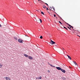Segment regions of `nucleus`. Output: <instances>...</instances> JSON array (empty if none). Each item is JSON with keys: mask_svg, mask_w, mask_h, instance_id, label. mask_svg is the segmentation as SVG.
<instances>
[{"mask_svg": "<svg viewBox=\"0 0 80 80\" xmlns=\"http://www.w3.org/2000/svg\"><path fill=\"white\" fill-rule=\"evenodd\" d=\"M51 41L49 43V45H53V44H55V42L53 41L52 40H51Z\"/></svg>", "mask_w": 80, "mask_h": 80, "instance_id": "f257e3e1", "label": "nucleus"}, {"mask_svg": "<svg viewBox=\"0 0 80 80\" xmlns=\"http://www.w3.org/2000/svg\"><path fill=\"white\" fill-rule=\"evenodd\" d=\"M18 42H19V43H22L23 42V41L21 40L20 39H18Z\"/></svg>", "mask_w": 80, "mask_h": 80, "instance_id": "f03ea898", "label": "nucleus"}, {"mask_svg": "<svg viewBox=\"0 0 80 80\" xmlns=\"http://www.w3.org/2000/svg\"><path fill=\"white\" fill-rule=\"evenodd\" d=\"M56 68L58 70H62V68L60 67H56Z\"/></svg>", "mask_w": 80, "mask_h": 80, "instance_id": "7ed1b4c3", "label": "nucleus"}, {"mask_svg": "<svg viewBox=\"0 0 80 80\" xmlns=\"http://www.w3.org/2000/svg\"><path fill=\"white\" fill-rule=\"evenodd\" d=\"M65 22L67 23V25H69V27H72V28H73V27H72V26H71L68 23H67L66 22Z\"/></svg>", "mask_w": 80, "mask_h": 80, "instance_id": "20e7f679", "label": "nucleus"}, {"mask_svg": "<svg viewBox=\"0 0 80 80\" xmlns=\"http://www.w3.org/2000/svg\"><path fill=\"white\" fill-rule=\"evenodd\" d=\"M28 58H29V59H30V60H32V59H33V57L31 56L28 57Z\"/></svg>", "mask_w": 80, "mask_h": 80, "instance_id": "39448f33", "label": "nucleus"}, {"mask_svg": "<svg viewBox=\"0 0 80 80\" xmlns=\"http://www.w3.org/2000/svg\"><path fill=\"white\" fill-rule=\"evenodd\" d=\"M62 72H63V73H65V70L62 69H61V70Z\"/></svg>", "mask_w": 80, "mask_h": 80, "instance_id": "423d86ee", "label": "nucleus"}, {"mask_svg": "<svg viewBox=\"0 0 80 80\" xmlns=\"http://www.w3.org/2000/svg\"><path fill=\"white\" fill-rule=\"evenodd\" d=\"M24 55L25 57H26L28 58V57H29L28 55L26 54H24Z\"/></svg>", "mask_w": 80, "mask_h": 80, "instance_id": "0eeeda50", "label": "nucleus"}, {"mask_svg": "<svg viewBox=\"0 0 80 80\" xmlns=\"http://www.w3.org/2000/svg\"><path fill=\"white\" fill-rule=\"evenodd\" d=\"M73 62H74V64H75V65H78L77 64V62H76L73 61Z\"/></svg>", "mask_w": 80, "mask_h": 80, "instance_id": "6e6552de", "label": "nucleus"}, {"mask_svg": "<svg viewBox=\"0 0 80 80\" xmlns=\"http://www.w3.org/2000/svg\"><path fill=\"white\" fill-rule=\"evenodd\" d=\"M3 66V65L2 64H0V68H2V66Z\"/></svg>", "mask_w": 80, "mask_h": 80, "instance_id": "1a4fd4ad", "label": "nucleus"}, {"mask_svg": "<svg viewBox=\"0 0 80 80\" xmlns=\"http://www.w3.org/2000/svg\"><path fill=\"white\" fill-rule=\"evenodd\" d=\"M62 80H66V78H64V77H62Z\"/></svg>", "mask_w": 80, "mask_h": 80, "instance_id": "9d476101", "label": "nucleus"}, {"mask_svg": "<svg viewBox=\"0 0 80 80\" xmlns=\"http://www.w3.org/2000/svg\"><path fill=\"white\" fill-rule=\"evenodd\" d=\"M43 7L44 8H46V6L45 5H43Z\"/></svg>", "mask_w": 80, "mask_h": 80, "instance_id": "9b49d317", "label": "nucleus"}, {"mask_svg": "<svg viewBox=\"0 0 80 80\" xmlns=\"http://www.w3.org/2000/svg\"><path fill=\"white\" fill-rule=\"evenodd\" d=\"M14 38L15 40H18V39H17V38L16 37H14Z\"/></svg>", "mask_w": 80, "mask_h": 80, "instance_id": "f8f14e48", "label": "nucleus"}, {"mask_svg": "<svg viewBox=\"0 0 80 80\" xmlns=\"http://www.w3.org/2000/svg\"><path fill=\"white\" fill-rule=\"evenodd\" d=\"M68 58L69 59H70V60H72V58H71V57H70V56H69L68 57Z\"/></svg>", "mask_w": 80, "mask_h": 80, "instance_id": "ddd939ff", "label": "nucleus"}, {"mask_svg": "<svg viewBox=\"0 0 80 80\" xmlns=\"http://www.w3.org/2000/svg\"><path fill=\"white\" fill-rule=\"evenodd\" d=\"M52 8L54 10V11H55V8H54V7H52Z\"/></svg>", "mask_w": 80, "mask_h": 80, "instance_id": "4468645a", "label": "nucleus"}, {"mask_svg": "<svg viewBox=\"0 0 80 80\" xmlns=\"http://www.w3.org/2000/svg\"><path fill=\"white\" fill-rule=\"evenodd\" d=\"M5 78L6 79V80H8V77H5Z\"/></svg>", "mask_w": 80, "mask_h": 80, "instance_id": "2eb2a0df", "label": "nucleus"}, {"mask_svg": "<svg viewBox=\"0 0 80 80\" xmlns=\"http://www.w3.org/2000/svg\"><path fill=\"white\" fill-rule=\"evenodd\" d=\"M40 38L41 39H42V38H43V37H42V36H41L40 37Z\"/></svg>", "mask_w": 80, "mask_h": 80, "instance_id": "dca6fc26", "label": "nucleus"}, {"mask_svg": "<svg viewBox=\"0 0 80 80\" xmlns=\"http://www.w3.org/2000/svg\"><path fill=\"white\" fill-rule=\"evenodd\" d=\"M63 28H65V29H66L67 30H68L67 29V28H66V27H64Z\"/></svg>", "mask_w": 80, "mask_h": 80, "instance_id": "f3484780", "label": "nucleus"}, {"mask_svg": "<svg viewBox=\"0 0 80 80\" xmlns=\"http://www.w3.org/2000/svg\"><path fill=\"white\" fill-rule=\"evenodd\" d=\"M39 20H40V22L41 23H42V20L40 19H39Z\"/></svg>", "mask_w": 80, "mask_h": 80, "instance_id": "a211bd4d", "label": "nucleus"}, {"mask_svg": "<svg viewBox=\"0 0 80 80\" xmlns=\"http://www.w3.org/2000/svg\"><path fill=\"white\" fill-rule=\"evenodd\" d=\"M39 79H42V77H39Z\"/></svg>", "mask_w": 80, "mask_h": 80, "instance_id": "6ab92c4d", "label": "nucleus"}, {"mask_svg": "<svg viewBox=\"0 0 80 80\" xmlns=\"http://www.w3.org/2000/svg\"><path fill=\"white\" fill-rule=\"evenodd\" d=\"M49 65H50V66H51V67H52V64H49Z\"/></svg>", "mask_w": 80, "mask_h": 80, "instance_id": "aec40b11", "label": "nucleus"}, {"mask_svg": "<svg viewBox=\"0 0 80 80\" xmlns=\"http://www.w3.org/2000/svg\"><path fill=\"white\" fill-rule=\"evenodd\" d=\"M41 13L43 15H44V13L42 12H41Z\"/></svg>", "mask_w": 80, "mask_h": 80, "instance_id": "412c9836", "label": "nucleus"}, {"mask_svg": "<svg viewBox=\"0 0 80 80\" xmlns=\"http://www.w3.org/2000/svg\"><path fill=\"white\" fill-rule=\"evenodd\" d=\"M48 73H50V70H48Z\"/></svg>", "mask_w": 80, "mask_h": 80, "instance_id": "4be33fe9", "label": "nucleus"}, {"mask_svg": "<svg viewBox=\"0 0 80 80\" xmlns=\"http://www.w3.org/2000/svg\"><path fill=\"white\" fill-rule=\"evenodd\" d=\"M67 28H68V29H69L70 30H71V29L70 28H69V27H68Z\"/></svg>", "mask_w": 80, "mask_h": 80, "instance_id": "5701e85b", "label": "nucleus"}, {"mask_svg": "<svg viewBox=\"0 0 80 80\" xmlns=\"http://www.w3.org/2000/svg\"><path fill=\"white\" fill-rule=\"evenodd\" d=\"M59 23H61V24H62V23H61V22H60V21H59Z\"/></svg>", "mask_w": 80, "mask_h": 80, "instance_id": "b1692460", "label": "nucleus"}, {"mask_svg": "<svg viewBox=\"0 0 80 80\" xmlns=\"http://www.w3.org/2000/svg\"><path fill=\"white\" fill-rule=\"evenodd\" d=\"M46 10H48V8H46Z\"/></svg>", "mask_w": 80, "mask_h": 80, "instance_id": "393cba45", "label": "nucleus"}, {"mask_svg": "<svg viewBox=\"0 0 80 80\" xmlns=\"http://www.w3.org/2000/svg\"><path fill=\"white\" fill-rule=\"evenodd\" d=\"M36 79H39V78H36Z\"/></svg>", "mask_w": 80, "mask_h": 80, "instance_id": "a878e982", "label": "nucleus"}, {"mask_svg": "<svg viewBox=\"0 0 80 80\" xmlns=\"http://www.w3.org/2000/svg\"><path fill=\"white\" fill-rule=\"evenodd\" d=\"M54 17H56V15H55V14H54Z\"/></svg>", "mask_w": 80, "mask_h": 80, "instance_id": "bb28decb", "label": "nucleus"}, {"mask_svg": "<svg viewBox=\"0 0 80 80\" xmlns=\"http://www.w3.org/2000/svg\"><path fill=\"white\" fill-rule=\"evenodd\" d=\"M45 3V4H46V5H47L48 6V4H47V3Z\"/></svg>", "mask_w": 80, "mask_h": 80, "instance_id": "cd10ccee", "label": "nucleus"}, {"mask_svg": "<svg viewBox=\"0 0 80 80\" xmlns=\"http://www.w3.org/2000/svg\"><path fill=\"white\" fill-rule=\"evenodd\" d=\"M0 27H2V25L0 24Z\"/></svg>", "mask_w": 80, "mask_h": 80, "instance_id": "c85d7f7f", "label": "nucleus"}, {"mask_svg": "<svg viewBox=\"0 0 80 80\" xmlns=\"http://www.w3.org/2000/svg\"><path fill=\"white\" fill-rule=\"evenodd\" d=\"M52 67H55V66H52Z\"/></svg>", "mask_w": 80, "mask_h": 80, "instance_id": "c756f323", "label": "nucleus"}, {"mask_svg": "<svg viewBox=\"0 0 80 80\" xmlns=\"http://www.w3.org/2000/svg\"><path fill=\"white\" fill-rule=\"evenodd\" d=\"M76 32H77L76 31H74V33H75Z\"/></svg>", "mask_w": 80, "mask_h": 80, "instance_id": "7c9ffc66", "label": "nucleus"}, {"mask_svg": "<svg viewBox=\"0 0 80 80\" xmlns=\"http://www.w3.org/2000/svg\"><path fill=\"white\" fill-rule=\"evenodd\" d=\"M8 78V80H9V78Z\"/></svg>", "mask_w": 80, "mask_h": 80, "instance_id": "2f4dec72", "label": "nucleus"}, {"mask_svg": "<svg viewBox=\"0 0 80 80\" xmlns=\"http://www.w3.org/2000/svg\"><path fill=\"white\" fill-rule=\"evenodd\" d=\"M67 56H68V57H69V56H68V55H67Z\"/></svg>", "mask_w": 80, "mask_h": 80, "instance_id": "473e14b6", "label": "nucleus"}, {"mask_svg": "<svg viewBox=\"0 0 80 80\" xmlns=\"http://www.w3.org/2000/svg\"><path fill=\"white\" fill-rule=\"evenodd\" d=\"M9 80H10V78H9Z\"/></svg>", "mask_w": 80, "mask_h": 80, "instance_id": "72a5a7b5", "label": "nucleus"}, {"mask_svg": "<svg viewBox=\"0 0 80 80\" xmlns=\"http://www.w3.org/2000/svg\"><path fill=\"white\" fill-rule=\"evenodd\" d=\"M27 36L26 35H25V36L27 37Z\"/></svg>", "mask_w": 80, "mask_h": 80, "instance_id": "f704fd0d", "label": "nucleus"}, {"mask_svg": "<svg viewBox=\"0 0 80 80\" xmlns=\"http://www.w3.org/2000/svg\"><path fill=\"white\" fill-rule=\"evenodd\" d=\"M69 28H71V27H69Z\"/></svg>", "mask_w": 80, "mask_h": 80, "instance_id": "c9c22d12", "label": "nucleus"}, {"mask_svg": "<svg viewBox=\"0 0 80 80\" xmlns=\"http://www.w3.org/2000/svg\"><path fill=\"white\" fill-rule=\"evenodd\" d=\"M56 18H57V17H56Z\"/></svg>", "mask_w": 80, "mask_h": 80, "instance_id": "e433bc0d", "label": "nucleus"}, {"mask_svg": "<svg viewBox=\"0 0 80 80\" xmlns=\"http://www.w3.org/2000/svg\"><path fill=\"white\" fill-rule=\"evenodd\" d=\"M69 68H70V67H69Z\"/></svg>", "mask_w": 80, "mask_h": 80, "instance_id": "4c0bfd02", "label": "nucleus"}]
</instances>
